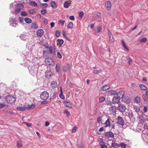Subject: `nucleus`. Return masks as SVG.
<instances>
[{"label": "nucleus", "mask_w": 148, "mask_h": 148, "mask_svg": "<svg viewBox=\"0 0 148 148\" xmlns=\"http://www.w3.org/2000/svg\"><path fill=\"white\" fill-rule=\"evenodd\" d=\"M49 97V94L46 91H44L42 92L40 95V98L42 100H46Z\"/></svg>", "instance_id": "1"}, {"label": "nucleus", "mask_w": 148, "mask_h": 148, "mask_svg": "<svg viewBox=\"0 0 148 148\" xmlns=\"http://www.w3.org/2000/svg\"><path fill=\"white\" fill-rule=\"evenodd\" d=\"M9 22L11 26L14 27H16L18 23V21L15 18H10Z\"/></svg>", "instance_id": "2"}, {"label": "nucleus", "mask_w": 148, "mask_h": 148, "mask_svg": "<svg viewBox=\"0 0 148 148\" xmlns=\"http://www.w3.org/2000/svg\"><path fill=\"white\" fill-rule=\"evenodd\" d=\"M5 100L7 103H12L15 102V98L12 96H8L6 98Z\"/></svg>", "instance_id": "3"}, {"label": "nucleus", "mask_w": 148, "mask_h": 148, "mask_svg": "<svg viewBox=\"0 0 148 148\" xmlns=\"http://www.w3.org/2000/svg\"><path fill=\"white\" fill-rule=\"evenodd\" d=\"M38 70L37 68L35 67L34 66H33L29 69V71L30 73L32 75L34 76L37 74Z\"/></svg>", "instance_id": "4"}, {"label": "nucleus", "mask_w": 148, "mask_h": 148, "mask_svg": "<svg viewBox=\"0 0 148 148\" xmlns=\"http://www.w3.org/2000/svg\"><path fill=\"white\" fill-rule=\"evenodd\" d=\"M45 62L48 65H51L53 66L54 64V62L53 60L50 58H46L45 60Z\"/></svg>", "instance_id": "5"}, {"label": "nucleus", "mask_w": 148, "mask_h": 148, "mask_svg": "<svg viewBox=\"0 0 148 148\" xmlns=\"http://www.w3.org/2000/svg\"><path fill=\"white\" fill-rule=\"evenodd\" d=\"M29 33H25L21 34L20 36V38L22 40H26L29 38Z\"/></svg>", "instance_id": "6"}, {"label": "nucleus", "mask_w": 148, "mask_h": 148, "mask_svg": "<svg viewBox=\"0 0 148 148\" xmlns=\"http://www.w3.org/2000/svg\"><path fill=\"white\" fill-rule=\"evenodd\" d=\"M117 108L118 110L122 112H125L126 109L125 106L122 104H119Z\"/></svg>", "instance_id": "7"}, {"label": "nucleus", "mask_w": 148, "mask_h": 148, "mask_svg": "<svg viewBox=\"0 0 148 148\" xmlns=\"http://www.w3.org/2000/svg\"><path fill=\"white\" fill-rule=\"evenodd\" d=\"M117 123L121 125H123L124 124V122L122 118L120 116H118L117 118Z\"/></svg>", "instance_id": "8"}, {"label": "nucleus", "mask_w": 148, "mask_h": 148, "mask_svg": "<svg viewBox=\"0 0 148 148\" xmlns=\"http://www.w3.org/2000/svg\"><path fill=\"white\" fill-rule=\"evenodd\" d=\"M123 101L126 103L127 104L129 103L131 101V100L130 97L127 96L125 95L122 98Z\"/></svg>", "instance_id": "9"}, {"label": "nucleus", "mask_w": 148, "mask_h": 148, "mask_svg": "<svg viewBox=\"0 0 148 148\" xmlns=\"http://www.w3.org/2000/svg\"><path fill=\"white\" fill-rule=\"evenodd\" d=\"M116 95L118 96L117 97H119V99H122L125 96V93L124 91H121L117 93Z\"/></svg>", "instance_id": "10"}, {"label": "nucleus", "mask_w": 148, "mask_h": 148, "mask_svg": "<svg viewBox=\"0 0 148 148\" xmlns=\"http://www.w3.org/2000/svg\"><path fill=\"white\" fill-rule=\"evenodd\" d=\"M120 102V99L117 97L115 96L112 99V103L114 104L119 103Z\"/></svg>", "instance_id": "11"}, {"label": "nucleus", "mask_w": 148, "mask_h": 148, "mask_svg": "<svg viewBox=\"0 0 148 148\" xmlns=\"http://www.w3.org/2000/svg\"><path fill=\"white\" fill-rule=\"evenodd\" d=\"M143 132L142 135V138L144 140H148V132L146 133H144V131Z\"/></svg>", "instance_id": "12"}, {"label": "nucleus", "mask_w": 148, "mask_h": 148, "mask_svg": "<svg viewBox=\"0 0 148 148\" xmlns=\"http://www.w3.org/2000/svg\"><path fill=\"white\" fill-rule=\"evenodd\" d=\"M105 5L108 10H109L111 7V3L109 1H107L105 3Z\"/></svg>", "instance_id": "13"}, {"label": "nucleus", "mask_w": 148, "mask_h": 148, "mask_svg": "<svg viewBox=\"0 0 148 148\" xmlns=\"http://www.w3.org/2000/svg\"><path fill=\"white\" fill-rule=\"evenodd\" d=\"M138 118L140 123H142L144 122V118L142 114L139 115Z\"/></svg>", "instance_id": "14"}, {"label": "nucleus", "mask_w": 148, "mask_h": 148, "mask_svg": "<svg viewBox=\"0 0 148 148\" xmlns=\"http://www.w3.org/2000/svg\"><path fill=\"white\" fill-rule=\"evenodd\" d=\"M44 32V31L42 29H40L37 31V34L38 36L41 37L43 34Z\"/></svg>", "instance_id": "15"}, {"label": "nucleus", "mask_w": 148, "mask_h": 148, "mask_svg": "<svg viewBox=\"0 0 148 148\" xmlns=\"http://www.w3.org/2000/svg\"><path fill=\"white\" fill-rule=\"evenodd\" d=\"M38 27V25L35 22H33L31 26V28L34 29H37Z\"/></svg>", "instance_id": "16"}, {"label": "nucleus", "mask_w": 148, "mask_h": 148, "mask_svg": "<svg viewBox=\"0 0 148 148\" xmlns=\"http://www.w3.org/2000/svg\"><path fill=\"white\" fill-rule=\"evenodd\" d=\"M116 107L115 106H112L109 108L110 112L112 114L115 113L116 112Z\"/></svg>", "instance_id": "17"}, {"label": "nucleus", "mask_w": 148, "mask_h": 148, "mask_svg": "<svg viewBox=\"0 0 148 148\" xmlns=\"http://www.w3.org/2000/svg\"><path fill=\"white\" fill-rule=\"evenodd\" d=\"M106 136L108 138H112L114 137V134L112 132H109L106 133Z\"/></svg>", "instance_id": "18"}, {"label": "nucleus", "mask_w": 148, "mask_h": 148, "mask_svg": "<svg viewBox=\"0 0 148 148\" xmlns=\"http://www.w3.org/2000/svg\"><path fill=\"white\" fill-rule=\"evenodd\" d=\"M52 74V72L50 70H47L45 72V75L46 77L49 78Z\"/></svg>", "instance_id": "19"}, {"label": "nucleus", "mask_w": 148, "mask_h": 148, "mask_svg": "<svg viewBox=\"0 0 148 148\" xmlns=\"http://www.w3.org/2000/svg\"><path fill=\"white\" fill-rule=\"evenodd\" d=\"M64 105L69 108H72V104L68 101H65L64 102Z\"/></svg>", "instance_id": "20"}, {"label": "nucleus", "mask_w": 148, "mask_h": 148, "mask_svg": "<svg viewBox=\"0 0 148 148\" xmlns=\"http://www.w3.org/2000/svg\"><path fill=\"white\" fill-rule=\"evenodd\" d=\"M51 7L54 8L55 9L57 7V5L56 3L54 1H52L51 2Z\"/></svg>", "instance_id": "21"}, {"label": "nucleus", "mask_w": 148, "mask_h": 148, "mask_svg": "<svg viewBox=\"0 0 148 148\" xmlns=\"http://www.w3.org/2000/svg\"><path fill=\"white\" fill-rule=\"evenodd\" d=\"M127 147L126 144L124 143H120L119 144V147L121 148H126Z\"/></svg>", "instance_id": "22"}, {"label": "nucleus", "mask_w": 148, "mask_h": 148, "mask_svg": "<svg viewBox=\"0 0 148 148\" xmlns=\"http://www.w3.org/2000/svg\"><path fill=\"white\" fill-rule=\"evenodd\" d=\"M111 120L110 119H108L104 123V124L105 125L106 127H108V126L110 127V121H111Z\"/></svg>", "instance_id": "23"}, {"label": "nucleus", "mask_w": 148, "mask_h": 148, "mask_svg": "<svg viewBox=\"0 0 148 148\" xmlns=\"http://www.w3.org/2000/svg\"><path fill=\"white\" fill-rule=\"evenodd\" d=\"M142 98L145 101L147 102L148 101V95L146 93L143 95Z\"/></svg>", "instance_id": "24"}, {"label": "nucleus", "mask_w": 148, "mask_h": 148, "mask_svg": "<svg viewBox=\"0 0 148 148\" xmlns=\"http://www.w3.org/2000/svg\"><path fill=\"white\" fill-rule=\"evenodd\" d=\"M71 3H69V1H65L64 4V7L65 8H68L70 5Z\"/></svg>", "instance_id": "25"}, {"label": "nucleus", "mask_w": 148, "mask_h": 148, "mask_svg": "<svg viewBox=\"0 0 148 148\" xmlns=\"http://www.w3.org/2000/svg\"><path fill=\"white\" fill-rule=\"evenodd\" d=\"M139 86L141 90L145 91L147 90V87L144 85L140 84L139 85Z\"/></svg>", "instance_id": "26"}, {"label": "nucleus", "mask_w": 148, "mask_h": 148, "mask_svg": "<svg viewBox=\"0 0 148 148\" xmlns=\"http://www.w3.org/2000/svg\"><path fill=\"white\" fill-rule=\"evenodd\" d=\"M99 145L101 147L100 148H107V146L105 145V143L104 142H101L99 143Z\"/></svg>", "instance_id": "27"}, {"label": "nucleus", "mask_w": 148, "mask_h": 148, "mask_svg": "<svg viewBox=\"0 0 148 148\" xmlns=\"http://www.w3.org/2000/svg\"><path fill=\"white\" fill-rule=\"evenodd\" d=\"M35 105L34 104H32L31 105H28L26 107V109L27 110H30L33 109L35 108Z\"/></svg>", "instance_id": "28"}, {"label": "nucleus", "mask_w": 148, "mask_h": 148, "mask_svg": "<svg viewBox=\"0 0 148 148\" xmlns=\"http://www.w3.org/2000/svg\"><path fill=\"white\" fill-rule=\"evenodd\" d=\"M110 87L109 86L106 85L103 86L101 90L104 91H106L110 88Z\"/></svg>", "instance_id": "29"}, {"label": "nucleus", "mask_w": 148, "mask_h": 148, "mask_svg": "<svg viewBox=\"0 0 148 148\" xmlns=\"http://www.w3.org/2000/svg\"><path fill=\"white\" fill-rule=\"evenodd\" d=\"M16 7L17 8L21 10L23 8L24 6L22 4H17Z\"/></svg>", "instance_id": "30"}, {"label": "nucleus", "mask_w": 148, "mask_h": 148, "mask_svg": "<svg viewBox=\"0 0 148 148\" xmlns=\"http://www.w3.org/2000/svg\"><path fill=\"white\" fill-rule=\"evenodd\" d=\"M17 109L19 111H24L26 110V107H19L17 108Z\"/></svg>", "instance_id": "31"}, {"label": "nucleus", "mask_w": 148, "mask_h": 148, "mask_svg": "<svg viewBox=\"0 0 148 148\" xmlns=\"http://www.w3.org/2000/svg\"><path fill=\"white\" fill-rule=\"evenodd\" d=\"M51 84L52 85V87L53 88H56L57 86V83L55 81H53L51 83Z\"/></svg>", "instance_id": "32"}, {"label": "nucleus", "mask_w": 148, "mask_h": 148, "mask_svg": "<svg viewBox=\"0 0 148 148\" xmlns=\"http://www.w3.org/2000/svg\"><path fill=\"white\" fill-rule=\"evenodd\" d=\"M24 20L26 23H29L32 22V20L28 18H25L24 19Z\"/></svg>", "instance_id": "33"}, {"label": "nucleus", "mask_w": 148, "mask_h": 148, "mask_svg": "<svg viewBox=\"0 0 148 148\" xmlns=\"http://www.w3.org/2000/svg\"><path fill=\"white\" fill-rule=\"evenodd\" d=\"M108 93L110 95H115L117 94V92L115 91L112 90L109 91Z\"/></svg>", "instance_id": "34"}, {"label": "nucleus", "mask_w": 148, "mask_h": 148, "mask_svg": "<svg viewBox=\"0 0 148 148\" xmlns=\"http://www.w3.org/2000/svg\"><path fill=\"white\" fill-rule=\"evenodd\" d=\"M119 144L112 143L111 144V146L115 148H118L119 147Z\"/></svg>", "instance_id": "35"}, {"label": "nucleus", "mask_w": 148, "mask_h": 148, "mask_svg": "<svg viewBox=\"0 0 148 148\" xmlns=\"http://www.w3.org/2000/svg\"><path fill=\"white\" fill-rule=\"evenodd\" d=\"M122 46L123 47L126 49L127 51H129V49L128 48H127V47L125 43L122 40Z\"/></svg>", "instance_id": "36"}, {"label": "nucleus", "mask_w": 148, "mask_h": 148, "mask_svg": "<svg viewBox=\"0 0 148 148\" xmlns=\"http://www.w3.org/2000/svg\"><path fill=\"white\" fill-rule=\"evenodd\" d=\"M122 46L123 47L126 49L127 51H129V49L128 48H127V47L125 43L122 40Z\"/></svg>", "instance_id": "37"}, {"label": "nucleus", "mask_w": 148, "mask_h": 148, "mask_svg": "<svg viewBox=\"0 0 148 148\" xmlns=\"http://www.w3.org/2000/svg\"><path fill=\"white\" fill-rule=\"evenodd\" d=\"M73 25L72 22H70L67 26V27L70 29H72L73 27Z\"/></svg>", "instance_id": "38"}, {"label": "nucleus", "mask_w": 148, "mask_h": 148, "mask_svg": "<svg viewBox=\"0 0 148 148\" xmlns=\"http://www.w3.org/2000/svg\"><path fill=\"white\" fill-rule=\"evenodd\" d=\"M65 22V21L64 20H60L58 21V24L60 25L61 24V25L62 26L64 24Z\"/></svg>", "instance_id": "39"}, {"label": "nucleus", "mask_w": 148, "mask_h": 148, "mask_svg": "<svg viewBox=\"0 0 148 148\" xmlns=\"http://www.w3.org/2000/svg\"><path fill=\"white\" fill-rule=\"evenodd\" d=\"M18 147L19 148H21L23 147L21 141H18L17 142Z\"/></svg>", "instance_id": "40"}, {"label": "nucleus", "mask_w": 148, "mask_h": 148, "mask_svg": "<svg viewBox=\"0 0 148 148\" xmlns=\"http://www.w3.org/2000/svg\"><path fill=\"white\" fill-rule=\"evenodd\" d=\"M101 71L102 70L101 69H99V70H94L93 72L94 73L97 74L101 73Z\"/></svg>", "instance_id": "41"}, {"label": "nucleus", "mask_w": 148, "mask_h": 148, "mask_svg": "<svg viewBox=\"0 0 148 148\" xmlns=\"http://www.w3.org/2000/svg\"><path fill=\"white\" fill-rule=\"evenodd\" d=\"M102 119L101 117H99L97 119V121L98 123L99 124L102 123Z\"/></svg>", "instance_id": "42"}, {"label": "nucleus", "mask_w": 148, "mask_h": 148, "mask_svg": "<svg viewBox=\"0 0 148 148\" xmlns=\"http://www.w3.org/2000/svg\"><path fill=\"white\" fill-rule=\"evenodd\" d=\"M43 22L44 24L46 25L48 23V20L45 18H42Z\"/></svg>", "instance_id": "43"}, {"label": "nucleus", "mask_w": 148, "mask_h": 148, "mask_svg": "<svg viewBox=\"0 0 148 148\" xmlns=\"http://www.w3.org/2000/svg\"><path fill=\"white\" fill-rule=\"evenodd\" d=\"M134 109L135 110V111L136 112H138L140 111V108L138 107H137V106H134Z\"/></svg>", "instance_id": "44"}, {"label": "nucleus", "mask_w": 148, "mask_h": 148, "mask_svg": "<svg viewBox=\"0 0 148 148\" xmlns=\"http://www.w3.org/2000/svg\"><path fill=\"white\" fill-rule=\"evenodd\" d=\"M30 5L32 6H36L37 5V3L34 1H31L30 2Z\"/></svg>", "instance_id": "45"}, {"label": "nucleus", "mask_w": 148, "mask_h": 148, "mask_svg": "<svg viewBox=\"0 0 148 148\" xmlns=\"http://www.w3.org/2000/svg\"><path fill=\"white\" fill-rule=\"evenodd\" d=\"M105 99L104 97H101L99 98V101L100 103H101L104 101Z\"/></svg>", "instance_id": "46"}, {"label": "nucleus", "mask_w": 148, "mask_h": 148, "mask_svg": "<svg viewBox=\"0 0 148 148\" xmlns=\"http://www.w3.org/2000/svg\"><path fill=\"white\" fill-rule=\"evenodd\" d=\"M60 67V65L59 64H57L56 66V71L57 72H58L59 70V69Z\"/></svg>", "instance_id": "47"}, {"label": "nucleus", "mask_w": 148, "mask_h": 148, "mask_svg": "<svg viewBox=\"0 0 148 148\" xmlns=\"http://www.w3.org/2000/svg\"><path fill=\"white\" fill-rule=\"evenodd\" d=\"M135 101L136 103H139L140 102V98L137 97L135 99Z\"/></svg>", "instance_id": "48"}, {"label": "nucleus", "mask_w": 148, "mask_h": 148, "mask_svg": "<svg viewBox=\"0 0 148 148\" xmlns=\"http://www.w3.org/2000/svg\"><path fill=\"white\" fill-rule=\"evenodd\" d=\"M47 5V3L41 4L40 5V7L42 8H44L46 7Z\"/></svg>", "instance_id": "49"}, {"label": "nucleus", "mask_w": 148, "mask_h": 148, "mask_svg": "<svg viewBox=\"0 0 148 148\" xmlns=\"http://www.w3.org/2000/svg\"><path fill=\"white\" fill-rule=\"evenodd\" d=\"M148 108V105L144 106L143 108V111L145 112H146L147 111Z\"/></svg>", "instance_id": "50"}, {"label": "nucleus", "mask_w": 148, "mask_h": 148, "mask_svg": "<svg viewBox=\"0 0 148 148\" xmlns=\"http://www.w3.org/2000/svg\"><path fill=\"white\" fill-rule=\"evenodd\" d=\"M21 10L16 8L15 10V11L14 12L15 13V14H16L18 13H19L21 12Z\"/></svg>", "instance_id": "51"}, {"label": "nucleus", "mask_w": 148, "mask_h": 148, "mask_svg": "<svg viewBox=\"0 0 148 148\" xmlns=\"http://www.w3.org/2000/svg\"><path fill=\"white\" fill-rule=\"evenodd\" d=\"M64 113L65 114H66V115L68 117L69 116H70V113L67 110H64Z\"/></svg>", "instance_id": "52"}, {"label": "nucleus", "mask_w": 148, "mask_h": 148, "mask_svg": "<svg viewBox=\"0 0 148 148\" xmlns=\"http://www.w3.org/2000/svg\"><path fill=\"white\" fill-rule=\"evenodd\" d=\"M49 52L50 54L53 53V48L51 46H50L49 47Z\"/></svg>", "instance_id": "53"}, {"label": "nucleus", "mask_w": 148, "mask_h": 148, "mask_svg": "<svg viewBox=\"0 0 148 148\" xmlns=\"http://www.w3.org/2000/svg\"><path fill=\"white\" fill-rule=\"evenodd\" d=\"M109 40L111 42H114V40L113 38L112 35L109 36Z\"/></svg>", "instance_id": "54"}, {"label": "nucleus", "mask_w": 148, "mask_h": 148, "mask_svg": "<svg viewBox=\"0 0 148 148\" xmlns=\"http://www.w3.org/2000/svg\"><path fill=\"white\" fill-rule=\"evenodd\" d=\"M84 15V13L82 11L79 13V16L80 18H82Z\"/></svg>", "instance_id": "55"}, {"label": "nucleus", "mask_w": 148, "mask_h": 148, "mask_svg": "<svg viewBox=\"0 0 148 148\" xmlns=\"http://www.w3.org/2000/svg\"><path fill=\"white\" fill-rule=\"evenodd\" d=\"M147 40V38H143L140 40L141 42H145Z\"/></svg>", "instance_id": "56"}, {"label": "nucleus", "mask_w": 148, "mask_h": 148, "mask_svg": "<svg viewBox=\"0 0 148 148\" xmlns=\"http://www.w3.org/2000/svg\"><path fill=\"white\" fill-rule=\"evenodd\" d=\"M126 58L128 60L129 64L130 65L132 59L129 56L127 57Z\"/></svg>", "instance_id": "57"}, {"label": "nucleus", "mask_w": 148, "mask_h": 148, "mask_svg": "<svg viewBox=\"0 0 148 148\" xmlns=\"http://www.w3.org/2000/svg\"><path fill=\"white\" fill-rule=\"evenodd\" d=\"M59 96L60 97L61 99H64V97L62 93V92H60V94Z\"/></svg>", "instance_id": "58"}, {"label": "nucleus", "mask_w": 148, "mask_h": 148, "mask_svg": "<svg viewBox=\"0 0 148 148\" xmlns=\"http://www.w3.org/2000/svg\"><path fill=\"white\" fill-rule=\"evenodd\" d=\"M144 127L145 130L147 129V130H148V123L147 124L145 123L144 125Z\"/></svg>", "instance_id": "59"}, {"label": "nucleus", "mask_w": 148, "mask_h": 148, "mask_svg": "<svg viewBox=\"0 0 148 148\" xmlns=\"http://www.w3.org/2000/svg\"><path fill=\"white\" fill-rule=\"evenodd\" d=\"M21 14L22 16H26L27 14L26 12L22 11L21 12Z\"/></svg>", "instance_id": "60"}, {"label": "nucleus", "mask_w": 148, "mask_h": 148, "mask_svg": "<svg viewBox=\"0 0 148 148\" xmlns=\"http://www.w3.org/2000/svg\"><path fill=\"white\" fill-rule=\"evenodd\" d=\"M57 56H58V57L60 59L61 58H62V56L60 54V52H58L57 53Z\"/></svg>", "instance_id": "61"}, {"label": "nucleus", "mask_w": 148, "mask_h": 148, "mask_svg": "<svg viewBox=\"0 0 148 148\" xmlns=\"http://www.w3.org/2000/svg\"><path fill=\"white\" fill-rule=\"evenodd\" d=\"M128 116L130 118H132L133 116V114L132 112H129L128 113Z\"/></svg>", "instance_id": "62"}, {"label": "nucleus", "mask_w": 148, "mask_h": 148, "mask_svg": "<svg viewBox=\"0 0 148 148\" xmlns=\"http://www.w3.org/2000/svg\"><path fill=\"white\" fill-rule=\"evenodd\" d=\"M60 34V33L59 31L57 30L56 31V36L57 37H58L59 36Z\"/></svg>", "instance_id": "63"}, {"label": "nucleus", "mask_w": 148, "mask_h": 148, "mask_svg": "<svg viewBox=\"0 0 148 148\" xmlns=\"http://www.w3.org/2000/svg\"><path fill=\"white\" fill-rule=\"evenodd\" d=\"M47 12V10H46L44 9L41 10V13L42 14H45Z\"/></svg>", "instance_id": "64"}]
</instances>
